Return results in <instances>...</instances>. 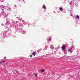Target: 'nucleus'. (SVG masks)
<instances>
[{"label":"nucleus","instance_id":"obj_1","mask_svg":"<svg viewBox=\"0 0 80 80\" xmlns=\"http://www.w3.org/2000/svg\"><path fill=\"white\" fill-rule=\"evenodd\" d=\"M66 48V46L65 45H63L61 47V48L62 49V50H65Z\"/></svg>","mask_w":80,"mask_h":80},{"label":"nucleus","instance_id":"obj_2","mask_svg":"<svg viewBox=\"0 0 80 80\" xmlns=\"http://www.w3.org/2000/svg\"><path fill=\"white\" fill-rule=\"evenodd\" d=\"M68 52H71V53H72L73 52V51H72V49H69L68 50Z\"/></svg>","mask_w":80,"mask_h":80},{"label":"nucleus","instance_id":"obj_3","mask_svg":"<svg viewBox=\"0 0 80 80\" xmlns=\"http://www.w3.org/2000/svg\"><path fill=\"white\" fill-rule=\"evenodd\" d=\"M42 7L43 8H44L45 9H46V6H45V5H44Z\"/></svg>","mask_w":80,"mask_h":80},{"label":"nucleus","instance_id":"obj_4","mask_svg":"<svg viewBox=\"0 0 80 80\" xmlns=\"http://www.w3.org/2000/svg\"><path fill=\"white\" fill-rule=\"evenodd\" d=\"M41 71L42 72H44L45 71V69H42Z\"/></svg>","mask_w":80,"mask_h":80},{"label":"nucleus","instance_id":"obj_5","mask_svg":"<svg viewBox=\"0 0 80 80\" xmlns=\"http://www.w3.org/2000/svg\"><path fill=\"white\" fill-rule=\"evenodd\" d=\"M32 55H33L34 56H35V52H32Z\"/></svg>","mask_w":80,"mask_h":80},{"label":"nucleus","instance_id":"obj_6","mask_svg":"<svg viewBox=\"0 0 80 80\" xmlns=\"http://www.w3.org/2000/svg\"><path fill=\"white\" fill-rule=\"evenodd\" d=\"M59 10L60 11H62L63 10V9L62 8H60Z\"/></svg>","mask_w":80,"mask_h":80},{"label":"nucleus","instance_id":"obj_7","mask_svg":"<svg viewBox=\"0 0 80 80\" xmlns=\"http://www.w3.org/2000/svg\"><path fill=\"white\" fill-rule=\"evenodd\" d=\"M76 18H78V19H79V16H78V15H77V16H76Z\"/></svg>","mask_w":80,"mask_h":80},{"label":"nucleus","instance_id":"obj_8","mask_svg":"<svg viewBox=\"0 0 80 80\" xmlns=\"http://www.w3.org/2000/svg\"><path fill=\"white\" fill-rule=\"evenodd\" d=\"M74 48H74L73 47V46H71V50H72V48Z\"/></svg>","mask_w":80,"mask_h":80},{"label":"nucleus","instance_id":"obj_9","mask_svg":"<svg viewBox=\"0 0 80 80\" xmlns=\"http://www.w3.org/2000/svg\"><path fill=\"white\" fill-rule=\"evenodd\" d=\"M35 76L36 77H37V73H35Z\"/></svg>","mask_w":80,"mask_h":80},{"label":"nucleus","instance_id":"obj_10","mask_svg":"<svg viewBox=\"0 0 80 80\" xmlns=\"http://www.w3.org/2000/svg\"><path fill=\"white\" fill-rule=\"evenodd\" d=\"M29 57H30V58H32V57H33V56L32 55H30L29 56Z\"/></svg>","mask_w":80,"mask_h":80},{"label":"nucleus","instance_id":"obj_11","mask_svg":"<svg viewBox=\"0 0 80 80\" xmlns=\"http://www.w3.org/2000/svg\"><path fill=\"white\" fill-rule=\"evenodd\" d=\"M51 39H52V38H50L49 39V42H51Z\"/></svg>","mask_w":80,"mask_h":80},{"label":"nucleus","instance_id":"obj_12","mask_svg":"<svg viewBox=\"0 0 80 80\" xmlns=\"http://www.w3.org/2000/svg\"><path fill=\"white\" fill-rule=\"evenodd\" d=\"M14 7H15V8H16V7H17V6H16V5H15L14 6Z\"/></svg>","mask_w":80,"mask_h":80},{"label":"nucleus","instance_id":"obj_13","mask_svg":"<svg viewBox=\"0 0 80 80\" xmlns=\"http://www.w3.org/2000/svg\"><path fill=\"white\" fill-rule=\"evenodd\" d=\"M4 59H6V57H4Z\"/></svg>","mask_w":80,"mask_h":80},{"label":"nucleus","instance_id":"obj_14","mask_svg":"<svg viewBox=\"0 0 80 80\" xmlns=\"http://www.w3.org/2000/svg\"><path fill=\"white\" fill-rule=\"evenodd\" d=\"M5 61H2V62H5Z\"/></svg>","mask_w":80,"mask_h":80},{"label":"nucleus","instance_id":"obj_15","mask_svg":"<svg viewBox=\"0 0 80 80\" xmlns=\"http://www.w3.org/2000/svg\"><path fill=\"white\" fill-rule=\"evenodd\" d=\"M0 63H2V62H0Z\"/></svg>","mask_w":80,"mask_h":80}]
</instances>
